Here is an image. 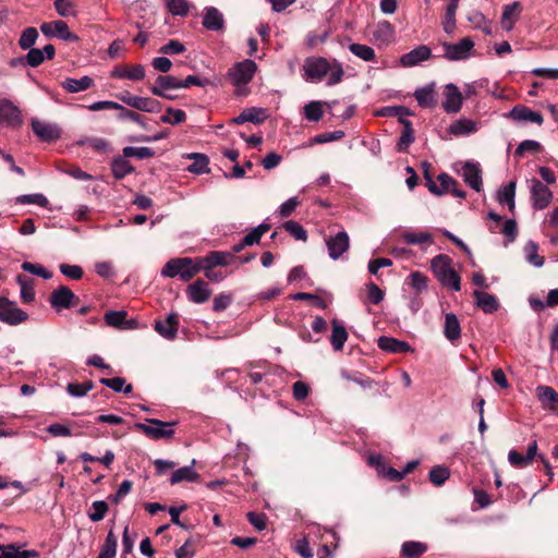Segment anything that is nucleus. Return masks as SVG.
Listing matches in <instances>:
<instances>
[{"label":"nucleus","instance_id":"obj_1","mask_svg":"<svg viewBox=\"0 0 558 558\" xmlns=\"http://www.w3.org/2000/svg\"><path fill=\"white\" fill-rule=\"evenodd\" d=\"M304 78L311 82L322 81L327 73H329L327 84L329 86L336 85L341 82L343 76V69L340 62L333 60L329 62L322 57L307 58L303 65Z\"/></svg>","mask_w":558,"mask_h":558},{"label":"nucleus","instance_id":"obj_2","mask_svg":"<svg viewBox=\"0 0 558 558\" xmlns=\"http://www.w3.org/2000/svg\"><path fill=\"white\" fill-rule=\"evenodd\" d=\"M199 271L197 258L179 257L167 262L161 269V276L169 278L179 276L182 281L187 282Z\"/></svg>","mask_w":558,"mask_h":558},{"label":"nucleus","instance_id":"obj_3","mask_svg":"<svg viewBox=\"0 0 558 558\" xmlns=\"http://www.w3.org/2000/svg\"><path fill=\"white\" fill-rule=\"evenodd\" d=\"M430 268L442 286L454 291L461 289L460 277L451 268V258L448 255L439 254L432 259Z\"/></svg>","mask_w":558,"mask_h":558},{"label":"nucleus","instance_id":"obj_4","mask_svg":"<svg viewBox=\"0 0 558 558\" xmlns=\"http://www.w3.org/2000/svg\"><path fill=\"white\" fill-rule=\"evenodd\" d=\"M147 424L136 423L135 427L153 439L171 438L174 435L173 426L177 422H163L157 418H147Z\"/></svg>","mask_w":558,"mask_h":558},{"label":"nucleus","instance_id":"obj_5","mask_svg":"<svg viewBox=\"0 0 558 558\" xmlns=\"http://www.w3.org/2000/svg\"><path fill=\"white\" fill-rule=\"evenodd\" d=\"M444 58L448 61H461L471 57L474 48V41L470 37L462 38L457 44L442 43Z\"/></svg>","mask_w":558,"mask_h":558},{"label":"nucleus","instance_id":"obj_6","mask_svg":"<svg viewBox=\"0 0 558 558\" xmlns=\"http://www.w3.org/2000/svg\"><path fill=\"white\" fill-rule=\"evenodd\" d=\"M117 98L123 104L145 112H158L161 109V104L158 100L148 97L135 96L129 92L118 94Z\"/></svg>","mask_w":558,"mask_h":558},{"label":"nucleus","instance_id":"obj_7","mask_svg":"<svg viewBox=\"0 0 558 558\" xmlns=\"http://www.w3.org/2000/svg\"><path fill=\"white\" fill-rule=\"evenodd\" d=\"M28 314L7 298H1L0 320L14 326L26 322Z\"/></svg>","mask_w":558,"mask_h":558},{"label":"nucleus","instance_id":"obj_8","mask_svg":"<svg viewBox=\"0 0 558 558\" xmlns=\"http://www.w3.org/2000/svg\"><path fill=\"white\" fill-rule=\"evenodd\" d=\"M49 302L57 312L70 308L78 302V298L65 286H60L50 294Z\"/></svg>","mask_w":558,"mask_h":558},{"label":"nucleus","instance_id":"obj_9","mask_svg":"<svg viewBox=\"0 0 558 558\" xmlns=\"http://www.w3.org/2000/svg\"><path fill=\"white\" fill-rule=\"evenodd\" d=\"M257 70L256 63L252 60H244L238 62L230 71L229 76L231 77L234 85H245L252 81Z\"/></svg>","mask_w":558,"mask_h":558},{"label":"nucleus","instance_id":"obj_10","mask_svg":"<svg viewBox=\"0 0 558 558\" xmlns=\"http://www.w3.org/2000/svg\"><path fill=\"white\" fill-rule=\"evenodd\" d=\"M41 33L47 37H59L68 41H77L78 36L73 34L65 22L58 20L53 22H45L40 25Z\"/></svg>","mask_w":558,"mask_h":558},{"label":"nucleus","instance_id":"obj_11","mask_svg":"<svg viewBox=\"0 0 558 558\" xmlns=\"http://www.w3.org/2000/svg\"><path fill=\"white\" fill-rule=\"evenodd\" d=\"M531 199L534 209H545L553 199L551 191L539 180L533 179L531 181Z\"/></svg>","mask_w":558,"mask_h":558},{"label":"nucleus","instance_id":"obj_12","mask_svg":"<svg viewBox=\"0 0 558 558\" xmlns=\"http://www.w3.org/2000/svg\"><path fill=\"white\" fill-rule=\"evenodd\" d=\"M328 254L331 259H338L344 254L350 246V239L345 231H339L335 235L326 239Z\"/></svg>","mask_w":558,"mask_h":558},{"label":"nucleus","instance_id":"obj_13","mask_svg":"<svg viewBox=\"0 0 558 558\" xmlns=\"http://www.w3.org/2000/svg\"><path fill=\"white\" fill-rule=\"evenodd\" d=\"M32 129L36 136L44 142H53L61 135L57 124L38 119L32 120Z\"/></svg>","mask_w":558,"mask_h":558},{"label":"nucleus","instance_id":"obj_14","mask_svg":"<svg viewBox=\"0 0 558 558\" xmlns=\"http://www.w3.org/2000/svg\"><path fill=\"white\" fill-rule=\"evenodd\" d=\"M233 259V254L229 252L213 251L204 257H198L199 270L202 268H214L217 266H228Z\"/></svg>","mask_w":558,"mask_h":558},{"label":"nucleus","instance_id":"obj_15","mask_svg":"<svg viewBox=\"0 0 558 558\" xmlns=\"http://www.w3.org/2000/svg\"><path fill=\"white\" fill-rule=\"evenodd\" d=\"M21 112L19 108L9 99L0 100V123H5L12 126L22 124Z\"/></svg>","mask_w":558,"mask_h":558},{"label":"nucleus","instance_id":"obj_16","mask_svg":"<svg viewBox=\"0 0 558 558\" xmlns=\"http://www.w3.org/2000/svg\"><path fill=\"white\" fill-rule=\"evenodd\" d=\"M425 178L427 180L426 185L429 192L435 195H442L445 193H449L451 187L458 185L457 181L447 173H440L438 175L439 185H437L433 181L432 177L428 174L427 169L425 170Z\"/></svg>","mask_w":558,"mask_h":558},{"label":"nucleus","instance_id":"obj_17","mask_svg":"<svg viewBox=\"0 0 558 558\" xmlns=\"http://www.w3.org/2000/svg\"><path fill=\"white\" fill-rule=\"evenodd\" d=\"M56 50L52 45H46L43 49L31 48L24 56L27 65L36 68L40 65L46 59L51 60L54 57Z\"/></svg>","mask_w":558,"mask_h":558},{"label":"nucleus","instance_id":"obj_18","mask_svg":"<svg viewBox=\"0 0 558 558\" xmlns=\"http://www.w3.org/2000/svg\"><path fill=\"white\" fill-rule=\"evenodd\" d=\"M181 88V80L173 75H159L156 82L150 86V92L155 96H165V92Z\"/></svg>","mask_w":558,"mask_h":558},{"label":"nucleus","instance_id":"obj_19","mask_svg":"<svg viewBox=\"0 0 558 558\" xmlns=\"http://www.w3.org/2000/svg\"><path fill=\"white\" fill-rule=\"evenodd\" d=\"M446 99L442 102V108L448 113H456L461 109L462 106V94L459 88L450 83L446 85Z\"/></svg>","mask_w":558,"mask_h":558},{"label":"nucleus","instance_id":"obj_20","mask_svg":"<svg viewBox=\"0 0 558 558\" xmlns=\"http://www.w3.org/2000/svg\"><path fill=\"white\" fill-rule=\"evenodd\" d=\"M186 293L191 302L202 304L209 299L211 291L206 281L198 279L187 287Z\"/></svg>","mask_w":558,"mask_h":558},{"label":"nucleus","instance_id":"obj_21","mask_svg":"<svg viewBox=\"0 0 558 558\" xmlns=\"http://www.w3.org/2000/svg\"><path fill=\"white\" fill-rule=\"evenodd\" d=\"M178 315L175 313H170L166 320H156L155 322V330L163 338L168 340L174 339L178 331Z\"/></svg>","mask_w":558,"mask_h":558},{"label":"nucleus","instance_id":"obj_22","mask_svg":"<svg viewBox=\"0 0 558 558\" xmlns=\"http://www.w3.org/2000/svg\"><path fill=\"white\" fill-rule=\"evenodd\" d=\"M203 26L208 31H221L225 27L223 14L215 7H207L204 10Z\"/></svg>","mask_w":558,"mask_h":558},{"label":"nucleus","instance_id":"obj_23","mask_svg":"<svg viewBox=\"0 0 558 558\" xmlns=\"http://www.w3.org/2000/svg\"><path fill=\"white\" fill-rule=\"evenodd\" d=\"M377 345L383 351L389 353H407L413 351V349L407 341H401L396 338L386 336H381L378 338Z\"/></svg>","mask_w":558,"mask_h":558},{"label":"nucleus","instance_id":"obj_24","mask_svg":"<svg viewBox=\"0 0 558 558\" xmlns=\"http://www.w3.org/2000/svg\"><path fill=\"white\" fill-rule=\"evenodd\" d=\"M430 56V49L427 46L422 45L403 54L400 59V62L403 66H415L422 61L428 60Z\"/></svg>","mask_w":558,"mask_h":558},{"label":"nucleus","instance_id":"obj_25","mask_svg":"<svg viewBox=\"0 0 558 558\" xmlns=\"http://www.w3.org/2000/svg\"><path fill=\"white\" fill-rule=\"evenodd\" d=\"M509 117L518 122H533L541 125L544 121L543 116L537 112L529 109L525 106H515L509 112Z\"/></svg>","mask_w":558,"mask_h":558},{"label":"nucleus","instance_id":"obj_26","mask_svg":"<svg viewBox=\"0 0 558 558\" xmlns=\"http://www.w3.org/2000/svg\"><path fill=\"white\" fill-rule=\"evenodd\" d=\"M146 74L145 68L142 64H134L132 66H117L111 72V77L126 78L131 81H142Z\"/></svg>","mask_w":558,"mask_h":558},{"label":"nucleus","instance_id":"obj_27","mask_svg":"<svg viewBox=\"0 0 558 558\" xmlns=\"http://www.w3.org/2000/svg\"><path fill=\"white\" fill-rule=\"evenodd\" d=\"M462 177L466 184L480 192L482 189V171L477 163L466 162L462 167Z\"/></svg>","mask_w":558,"mask_h":558},{"label":"nucleus","instance_id":"obj_28","mask_svg":"<svg viewBox=\"0 0 558 558\" xmlns=\"http://www.w3.org/2000/svg\"><path fill=\"white\" fill-rule=\"evenodd\" d=\"M473 296L475 298L476 306L484 313L493 314L498 311L499 302L495 295L484 291L475 290L473 292Z\"/></svg>","mask_w":558,"mask_h":558},{"label":"nucleus","instance_id":"obj_29","mask_svg":"<svg viewBox=\"0 0 558 558\" xmlns=\"http://www.w3.org/2000/svg\"><path fill=\"white\" fill-rule=\"evenodd\" d=\"M330 344L335 351H341L349 338V333L344 325L337 318L331 320Z\"/></svg>","mask_w":558,"mask_h":558},{"label":"nucleus","instance_id":"obj_30","mask_svg":"<svg viewBox=\"0 0 558 558\" xmlns=\"http://www.w3.org/2000/svg\"><path fill=\"white\" fill-rule=\"evenodd\" d=\"M536 396L543 408L550 411H558V393L549 386H538Z\"/></svg>","mask_w":558,"mask_h":558},{"label":"nucleus","instance_id":"obj_31","mask_svg":"<svg viewBox=\"0 0 558 558\" xmlns=\"http://www.w3.org/2000/svg\"><path fill=\"white\" fill-rule=\"evenodd\" d=\"M94 84V80L90 76H83L81 78L66 77L63 82H61L62 88H64L68 93H80L87 90Z\"/></svg>","mask_w":558,"mask_h":558},{"label":"nucleus","instance_id":"obj_32","mask_svg":"<svg viewBox=\"0 0 558 558\" xmlns=\"http://www.w3.org/2000/svg\"><path fill=\"white\" fill-rule=\"evenodd\" d=\"M521 11L519 2H512L504 7L501 15V26L506 31H511L514 23L518 21Z\"/></svg>","mask_w":558,"mask_h":558},{"label":"nucleus","instance_id":"obj_33","mask_svg":"<svg viewBox=\"0 0 558 558\" xmlns=\"http://www.w3.org/2000/svg\"><path fill=\"white\" fill-rule=\"evenodd\" d=\"M105 322L108 326L119 328V329H129L133 327V322L126 320V312L125 311H108L105 314Z\"/></svg>","mask_w":558,"mask_h":558},{"label":"nucleus","instance_id":"obj_34","mask_svg":"<svg viewBox=\"0 0 558 558\" xmlns=\"http://www.w3.org/2000/svg\"><path fill=\"white\" fill-rule=\"evenodd\" d=\"M265 110L262 108H250L242 111L238 117L232 119L235 124H242L245 122L260 123L265 120Z\"/></svg>","mask_w":558,"mask_h":558},{"label":"nucleus","instance_id":"obj_35","mask_svg":"<svg viewBox=\"0 0 558 558\" xmlns=\"http://www.w3.org/2000/svg\"><path fill=\"white\" fill-rule=\"evenodd\" d=\"M444 335L450 341H454L461 336L460 323L452 313H448L445 316Z\"/></svg>","mask_w":558,"mask_h":558},{"label":"nucleus","instance_id":"obj_36","mask_svg":"<svg viewBox=\"0 0 558 558\" xmlns=\"http://www.w3.org/2000/svg\"><path fill=\"white\" fill-rule=\"evenodd\" d=\"M112 174L116 179L121 180L125 175L134 171L133 166L124 156L116 157L111 162Z\"/></svg>","mask_w":558,"mask_h":558},{"label":"nucleus","instance_id":"obj_37","mask_svg":"<svg viewBox=\"0 0 558 558\" xmlns=\"http://www.w3.org/2000/svg\"><path fill=\"white\" fill-rule=\"evenodd\" d=\"M427 550V545L422 542L408 541L401 546L402 558H417Z\"/></svg>","mask_w":558,"mask_h":558},{"label":"nucleus","instance_id":"obj_38","mask_svg":"<svg viewBox=\"0 0 558 558\" xmlns=\"http://www.w3.org/2000/svg\"><path fill=\"white\" fill-rule=\"evenodd\" d=\"M38 553L35 550H20L15 545H0V558H35Z\"/></svg>","mask_w":558,"mask_h":558},{"label":"nucleus","instance_id":"obj_39","mask_svg":"<svg viewBox=\"0 0 558 558\" xmlns=\"http://www.w3.org/2000/svg\"><path fill=\"white\" fill-rule=\"evenodd\" d=\"M515 182L511 181L498 191L497 199L500 204H507L509 210L514 209Z\"/></svg>","mask_w":558,"mask_h":558},{"label":"nucleus","instance_id":"obj_40","mask_svg":"<svg viewBox=\"0 0 558 558\" xmlns=\"http://www.w3.org/2000/svg\"><path fill=\"white\" fill-rule=\"evenodd\" d=\"M414 97L417 100L418 105L424 108H430L435 105V92L434 86H425L418 88L414 93Z\"/></svg>","mask_w":558,"mask_h":558},{"label":"nucleus","instance_id":"obj_41","mask_svg":"<svg viewBox=\"0 0 558 558\" xmlns=\"http://www.w3.org/2000/svg\"><path fill=\"white\" fill-rule=\"evenodd\" d=\"M198 477L199 475L193 470V466L187 465L175 470L170 477V483L174 485L182 481L195 482Z\"/></svg>","mask_w":558,"mask_h":558},{"label":"nucleus","instance_id":"obj_42","mask_svg":"<svg viewBox=\"0 0 558 558\" xmlns=\"http://www.w3.org/2000/svg\"><path fill=\"white\" fill-rule=\"evenodd\" d=\"M189 158L194 160L193 163H191L187 167V170L191 173L202 174V173L209 172V169H208L209 160L206 155L193 153V154L189 155Z\"/></svg>","mask_w":558,"mask_h":558},{"label":"nucleus","instance_id":"obj_43","mask_svg":"<svg viewBox=\"0 0 558 558\" xmlns=\"http://www.w3.org/2000/svg\"><path fill=\"white\" fill-rule=\"evenodd\" d=\"M476 131V124L472 120L461 119L449 126V133L456 136L466 135Z\"/></svg>","mask_w":558,"mask_h":558},{"label":"nucleus","instance_id":"obj_44","mask_svg":"<svg viewBox=\"0 0 558 558\" xmlns=\"http://www.w3.org/2000/svg\"><path fill=\"white\" fill-rule=\"evenodd\" d=\"M118 539L113 531L110 530L106 536L105 543L100 549L98 558H114L117 555Z\"/></svg>","mask_w":558,"mask_h":558},{"label":"nucleus","instance_id":"obj_45","mask_svg":"<svg viewBox=\"0 0 558 558\" xmlns=\"http://www.w3.org/2000/svg\"><path fill=\"white\" fill-rule=\"evenodd\" d=\"M349 50L351 53H353L355 57L362 59L363 61H375L376 53L375 50L367 46L362 44H351L349 46Z\"/></svg>","mask_w":558,"mask_h":558},{"label":"nucleus","instance_id":"obj_46","mask_svg":"<svg viewBox=\"0 0 558 558\" xmlns=\"http://www.w3.org/2000/svg\"><path fill=\"white\" fill-rule=\"evenodd\" d=\"M100 384L116 392L130 393L132 391V385L126 384L125 379L122 377L101 378Z\"/></svg>","mask_w":558,"mask_h":558},{"label":"nucleus","instance_id":"obj_47","mask_svg":"<svg viewBox=\"0 0 558 558\" xmlns=\"http://www.w3.org/2000/svg\"><path fill=\"white\" fill-rule=\"evenodd\" d=\"M524 254L531 265L535 267H542L544 265V258L538 255V245L536 242L529 241L524 246Z\"/></svg>","mask_w":558,"mask_h":558},{"label":"nucleus","instance_id":"obj_48","mask_svg":"<svg viewBox=\"0 0 558 558\" xmlns=\"http://www.w3.org/2000/svg\"><path fill=\"white\" fill-rule=\"evenodd\" d=\"M402 239L407 244H424V243H433V236L429 232H413L405 231L402 233Z\"/></svg>","mask_w":558,"mask_h":558},{"label":"nucleus","instance_id":"obj_49","mask_svg":"<svg viewBox=\"0 0 558 558\" xmlns=\"http://www.w3.org/2000/svg\"><path fill=\"white\" fill-rule=\"evenodd\" d=\"M17 282L21 288V299L24 303H32L35 300V291L32 280L24 276L17 277Z\"/></svg>","mask_w":558,"mask_h":558},{"label":"nucleus","instance_id":"obj_50","mask_svg":"<svg viewBox=\"0 0 558 558\" xmlns=\"http://www.w3.org/2000/svg\"><path fill=\"white\" fill-rule=\"evenodd\" d=\"M185 119H186V114L183 110L174 109L171 107L167 108L166 113L160 117V121L162 123H168V124H172V125L180 124V123L184 122Z\"/></svg>","mask_w":558,"mask_h":558},{"label":"nucleus","instance_id":"obj_51","mask_svg":"<svg viewBox=\"0 0 558 558\" xmlns=\"http://www.w3.org/2000/svg\"><path fill=\"white\" fill-rule=\"evenodd\" d=\"M123 156L125 158H137V159H147L155 156V151L149 147H133L126 146L123 148Z\"/></svg>","mask_w":558,"mask_h":558},{"label":"nucleus","instance_id":"obj_52","mask_svg":"<svg viewBox=\"0 0 558 558\" xmlns=\"http://www.w3.org/2000/svg\"><path fill=\"white\" fill-rule=\"evenodd\" d=\"M37 38H38L37 29L35 27H27L21 34V37L19 39V46L23 50H28V49L33 48Z\"/></svg>","mask_w":558,"mask_h":558},{"label":"nucleus","instance_id":"obj_53","mask_svg":"<svg viewBox=\"0 0 558 558\" xmlns=\"http://www.w3.org/2000/svg\"><path fill=\"white\" fill-rule=\"evenodd\" d=\"M109 510L108 504L104 500H96L92 504V511L88 512V518L93 522L101 521Z\"/></svg>","mask_w":558,"mask_h":558},{"label":"nucleus","instance_id":"obj_54","mask_svg":"<svg viewBox=\"0 0 558 558\" xmlns=\"http://www.w3.org/2000/svg\"><path fill=\"white\" fill-rule=\"evenodd\" d=\"M53 5L62 17L76 16L77 14L75 4L70 0H54Z\"/></svg>","mask_w":558,"mask_h":558},{"label":"nucleus","instance_id":"obj_55","mask_svg":"<svg viewBox=\"0 0 558 558\" xmlns=\"http://www.w3.org/2000/svg\"><path fill=\"white\" fill-rule=\"evenodd\" d=\"M282 227L295 240H300V241L307 240V232L299 222H296L294 220H289V221H286Z\"/></svg>","mask_w":558,"mask_h":558},{"label":"nucleus","instance_id":"obj_56","mask_svg":"<svg viewBox=\"0 0 558 558\" xmlns=\"http://www.w3.org/2000/svg\"><path fill=\"white\" fill-rule=\"evenodd\" d=\"M449 475H450V472H449L448 468L437 465V466H434L429 471V475L428 476H429V481L434 485L440 486V485H442L449 478Z\"/></svg>","mask_w":558,"mask_h":558},{"label":"nucleus","instance_id":"obj_57","mask_svg":"<svg viewBox=\"0 0 558 558\" xmlns=\"http://www.w3.org/2000/svg\"><path fill=\"white\" fill-rule=\"evenodd\" d=\"M166 7L173 15L186 16L190 4L186 0H165Z\"/></svg>","mask_w":558,"mask_h":558},{"label":"nucleus","instance_id":"obj_58","mask_svg":"<svg viewBox=\"0 0 558 558\" xmlns=\"http://www.w3.org/2000/svg\"><path fill=\"white\" fill-rule=\"evenodd\" d=\"M414 142V134L412 123H405V130L402 131V134L397 143V148L399 151H407L409 146Z\"/></svg>","mask_w":558,"mask_h":558},{"label":"nucleus","instance_id":"obj_59","mask_svg":"<svg viewBox=\"0 0 558 558\" xmlns=\"http://www.w3.org/2000/svg\"><path fill=\"white\" fill-rule=\"evenodd\" d=\"M16 203H19V204H36L41 207H47L49 204L47 197L40 193L20 195L16 197Z\"/></svg>","mask_w":558,"mask_h":558},{"label":"nucleus","instance_id":"obj_60","mask_svg":"<svg viewBox=\"0 0 558 558\" xmlns=\"http://www.w3.org/2000/svg\"><path fill=\"white\" fill-rule=\"evenodd\" d=\"M304 116L310 121H319L323 117L322 104L319 101H311L307 105H305Z\"/></svg>","mask_w":558,"mask_h":558},{"label":"nucleus","instance_id":"obj_61","mask_svg":"<svg viewBox=\"0 0 558 558\" xmlns=\"http://www.w3.org/2000/svg\"><path fill=\"white\" fill-rule=\"evenodd\" d=\"M116 110L119 111V113H118L119 120H121V121L131 120V121L142 125L143 128H145V124L143 123L142 116L138 114L137 112L132 111L120 104H118V108H116Z\"/></svg>","mask_w":558,"mask_h":558},{"label":"nucleus","instance_id":"obj_62","mask_svg":"<svg viewBox=\"0 0 558 558\" xmlns=\"http://www.w3.org/2000/svg\"><path fill=\"white\" fill-rule=\"evenodd\" d=\"M22 269L24 271H27L32 275H36L44 279H50L52 277V274L49 270H47L44 266H41L40 264L24 262L22 264Z\"/></svg>","mask_w":558,"mask_h":558},{"label":"nucleus","instance_id":"obj_63","mask_svg":"<svg viewBox=\"0 0 558 558\" xmlns=\"http://www.w3.org/2000/svg\"><path fill=\"white\" fill-rule=\"evenodd\" d=\"M59 269L63 276L72 280H80L84 275L83 268L78 265L61 264Z\"/></svg>","mask_w":558,"mask_h":558},{"label":"nucleus","instance_id":"obj_64","mask_svg":"<svg viewBox=\"0 0 558 558\" xmlns=\"http://www.w3.org/2000/svg\"><path fill=\"white\" fill-rule=\"evenodd\" d=\"M410 110L403 106H388L377 110L376 116L379 117H398L409 116Z\"/></svg>","mask_w":558,"mask_h":558}]
</instances>
